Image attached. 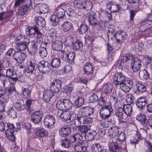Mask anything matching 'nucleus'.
I'll return each instance as SVG.
<instances>
[{"label": "nucleus", "instance_id": "obj_41", "mask_svg": "<svg viewBox=\"0 0 152 152\" xmlns=\"http://www.w3.org/2000/svg\"><path fill=\"white\" fill-rule=\"evenodd\" d=\"M81 4L83 6V9L86 10H90L92 7V3L90 1H83Z\"/></svg>", "mask_w": 152, "mask_h": 152}, {"label": "nucleus", "instance_id": "obj_5", "mask_svg": "<svg viewBox=\"0 0 152 152\" xmlns=\"http://www.w3.org/2000/svg\"><path fill=\"white\" fill-rule=\"evenodd\" d=\"M29 5L26 4L19 7L18 10V13L19 15H24L28 11L32 9L31 5V1L30 0H28Z\"/></svg>", "mask_w": 152, "mask_h": 152}, {"label": "nucleus", "instance_id": "obj_49", "mask_svg": "<svg viewBox=\"0 0 152 152\" xmlns=\"http://www.w3.org/2000/svg\"><path fill=\"white\" fill-rule=\"evenodd\" d=\"M9 94L6 91L2 96L0 98V101L2 104L6 102L10 98Z\"/></svg>", "mask_w": 152, "mask_h": 152}, {"label": "nucleus", "instance_id": "obj_2", "mask_svg": "<svg viewBox=\"0 0 152 152\" xmlns=\"http://www.w3.org/2000/svg\"><path fill=\"white\" fill-rule=\"evenodd\" d=\"M113 110L112 107L110 105L103 106L100 111V116L103 119L108 118L111 115Z\"/></svg>", "mask_w": 152, "mask_h": 152}, {"label": "nucleus", "instance_id": "obj_44", "mask_svg": "<svg viewBox=\"0 0 152 152\" xmlns=\"http://www.w3.org/2000/svg\"><path fill=\"white\" fill-rule=\"evenodd\" d=\"M112 121V119H111L107 121H105L103 119L100 121V125L104 128L111 127L113 124L111 123Z\"/></svg>", "mask_w": 152, "mask_h": 152}, {"label": "nucleus", "instance_id": "obj_46", "mask_svg": "<svg viewBox=\"0 0 152 152\" xmlns=\"http://www.w3.org/2000/svg\"><path fill=\"white\" fill-rule=\"evenodd\" d=\"M0 81L4 87H5V85H7L9 83L8 78L2 73L0 76Z\"/></svg>", "mask_w": 152, "mask_h": 152}, {"label": "nucleus", "instance_id": "obj_28", "mask_svg": "<svg viewBox=\"0 0 152 152\" xmlns=\"http://www.w3.org/2000/svg\"><path fill=\"white\" fill-rule=\"evenodd\" d=\"M59 19L60 18L55 15H52L50 18V20L51 22L52 25L54 27L57 26L60 23Z\"/></svg>", "mask_w": 152, "mask_h": 152}, {"label": "nucleus", "instance_id": "obj_60", "mask_svg": "<svg viewBox=\"0 0 152 152\" xmlns=\"http://www.w3.org/2000/svg\"><path fill=\"white\" fill-rule=\"evenodd\" d=\"M74 147L75 150L77 152H85L80 143L75 145Z\"/></svg>", "mask_w": 152, "mask_h": 152}, {"label": "nucleus", "instance_id": "obj_64", "mask_svg": "<svg viewBox=\"0 0 152 152\" xmlns=\"http://www.w3.org/2000/svg\"><path fill=\"white\" fill-rule=\"evenodd\" d=\"M16 114L15 111L13 109H11L8 111V115L12 118H15L16 117Z\"/></svg>", "mask_w": 152, "mask_h": 152}, {"label": "nucleus", "instance_id": "obj_50", "mask_svg": "<svg viewBox=\"0 0 152 152\" xmlns=\"http://www.w3.org/2000/svg\"><path fill=\"white\" fill-rule=\"evenodd\" d=\"M95 134V133L93 131L90 132L87 134H86L85 138L88 141H91L94 139Z\"/></svg>", "mask_w": 152, "mask_h": 152}, {"label": "nucleus", "instance_id": "obj_53", "mask_svg": "<svg viewBox=\"0 0 152 152\" xmlns=\"http://www.w3.org/2000/svg\"><path fill=\"white\" fill-rule=\"evenodd\" d=\"M88 28L85 24H81L78 29V31L80 34H82L86 33L88 31Z\"/></svg>", "mask_w": 152, "mask_h": 152}, {"label": "nucleus", "instance_id": "obj_17", "mask_svg": "<svg viewBox=\"0 0 152 152\" xmlns=\"http://www.w3.org/2000/svg\"><path fill=\"white\" fill-rule=\"evenodd\" d=\"M54 92L51 90H45L43 92V99L46 102H48L54 96Z\"/></svg>", "mask_w": 152, "mask_h": 152}, {"label": "nucleus", "instance_id": "obj_1", "mask_svg": "<svg viewBox=\"0 0 152 152\" xmlns=\"http://www.w3.org/2000/svg\"><path fill=\"white\" fill-rule=\"evenodd\" d=\"M72 102L67 99L60 100L56 103L57 108L61 110H69L72 107Z\"/></svg>", "mask_w": 152, "mask_h": 152}, {"label": "nucleus", "instance_id": "obj_43", "mask_svg": "<svg viewBox=\"0 0 152 152\" xmlns=\"http://www.w3.org/2000/svg\"><path fill=\"white\" fill-rule=\"evenodd\" d=\"M61 146L63 148H67L70 147L71 144L68 140V139L66 138L61 140Z\"/></svg>", "mask_w": 152, "mask_h": 152}, {"label": "nucleus", "instance_id": "obj_14", "mask_svg": "<svg viewBox=\"0 0 152 152\" xmlns=\"http://www.w3.org/2000/svg\"><path fill=\"white\" fill-rule=\"evenodd\" d=\"M42 116L43 114L42 112L36 111L31 115V121L34 123L38 124L41 120Z\"/></svg>", "mask_w": 152, "mask_h": 152}, {"label": "nucleus", "instance_id": "obj_9", "mask_svg": "<svg viewBox=\"0 0 152 152\" xmlns=\"http://www.w3.org/2000/svg\"><path fill=\"white\" fill-rule=\"evenodd\" d=\"M61 87V82L58 79H56L51 83L50 88L55 93L59 92Z\"/></svg>", "mask_w": 152, "mask_h": 152}, {"label": "nucleus", "instance_id": "obj_42", "mask_svg": "<svg viewBox=\"0 0 152 152\" xmlns=\"http://www.w3.org/2000/svg\"><path fill=\"white\" fill-rule=\"evenodd\" d=\"M112 86L110 84H106L103 86L102 91L105 94H108L112 91Z\"/></svg>", "mask_w": 152, "mask_h": 152}, {"label": "nucleus", "instance_id": "obj_33", "mask_svg": "<svg viewBox=\"0 0 152 152\" xmlns=\"http://www.w3.org/2000/svg\"><path fill=\"white\" fill-rule=\"evenodd\" d=\"M136 92L138 94L145 92L146 90L145 86L140 83H137L136 84Z\"/></svg>", "mask_w": 152, "mask_h": 152}, {"label": "nucleus", "instance_id": "obj_8", "mask_svg": "<svg viewBox=\"0 0 152 152\" xmlns=\"http://www.w3.org/2000/svg\"><path fill=\"white\" fill-rule=\"evenodd\" d=\"M90 24L94 26L100 25V22L97 18L96 13L93 12H90L88 17Z\"/></svg>", "mask_w": 152, "mask_h": 152}, {"label": "nucleus", "instance_id": "obj_12", "mask_svg": "<svg viewBox=\"0 0 152 152\" xmlns=\"http://www.w3.org/2000/svg\"><path fill=\"white\" fill-rule=\"evenodd\" d=\"M119 128L115 126L110 127L107 130V134L111 137H115L119 134Z\"/></svg>", "mask_w": 152, "mask_h": 152}, {"label": "nucleus", "instance_id": "obj_29", "mask_svg": "<svg viewBox=\"0 0 152 152\" xmlns=\"http://www.w3.org/2000/svg\"><path fill=\"white\" fill-rule=\"evenodd\" d=\"M146 102V101L145 98H140L137 99L136 102V105L139 108L142 109Z\"/></svg>", "mask_w": 152, "mask_h": 152}, {"label": "nucleus", "instance_id": "obj_52", "mask_svg": "<svg viewBox=\"0 0 152 152\" xmlns=\"http://www.w3.org/2000/svg\"><path fill=\"white\" fill-rule=\"evenodd\" d=\"M83 44L82 42L78 40L75 42L73 46V48L74 50H78L82 47Z\"/></svg>", "mask_w": 152, "mask_h": 152}, {"label": "nucleus", "instance_id": "obj_31", "mask_svg": "<svg viewBox=\"0 0 152 152\" xmlns=\"http://www.w3.org/2000/svg\"><path fill=\"white\" fill-rule=\"evenodd\" d=\"M66 57L67 58V62L70 64H72L74 63V61L75 58V54L73 52H69L66 53Z\"/></svg>", "mask_w": 152, "mask_h": 152}, {"label": "nucleus", "instance_id": "obj_35", "mask_svg": "<svg viewBox=\"0 0 152 152\" xmlns=\"http://www.w3.org/2000/svg\"><path fill=\"white\" fill-rule=\"evenodd\" d=\"M76 128H77L78 132L82 133L85 134L90 129V126H88L85 125L77 126Z\"/></svg>", "mask_w": 152, "mask_h": 152}, {"label": "nucleus", "instance_id": "obj_54", "mask_svg": "<svg viewBox=\"0 0 152 152\" xmlns=\"http://www.w3.org/2000/svg\"><path fill=\"white\" fill-rule=\"evenodd\" d=\"M142 24H145V26L148 28H149L152 27V20H150L145 18L142 21Z\"/></svg>", "mask_w": 152, "mask_h": 152}, {"label": "nucleus", "instance_id": "obj_6", "mask_svg": "<svg viewBox=\"0 0 152 152\" xmlns=\"http://www.w3.org/2000/svg\"><path fill=\"white\" fill-rule=\"evenodd\" d=\"M125 80L124 76L121 73H117L113 76V81L115 85L120 86Z\"/></svg>", "mask_w": 152, "mask_h": 152}, {"label": "nucleus", "instance_id": "obj_13", "mask_svg": "<svg viewBox=\"0 0 152 152\" xmlns=\"http://www.w3.org/2000/svg\"><path fill=\"white\" fill-rule=\"evenodd\" d=\"M113 37L117 39V42L119 43H121L124 42L126 38V33L122 31L117 32L113 35Z\"/></svg>", "mask_w": 152, "mask_h": 152}, {"label": "nucleus", "instance_id": "obj_56", "mask_svg": "<svg viewBox=\"0 0 152 152\" xmlns=\"http://www.w3.org/2000/svg\"><path fill=\"white\" fill-rule=\"evenodd\" d=\"M37 37L36 38V41L37 43L42 44L44 42H42L43 39L42 37V34L40 31H37Z\"/></svg>", "mask_w": 152, "mask_h": 152}, {"label": "nucleus", "instance_id": "obj_23", "mask_svg": "<svg viewBox=\"0 0 152 152\" xmlns=\"http://www.w3.org/2000/svg\"><path fill=\"white\" fill-rule=\"evenodd\" d=\"M107 7L113 12H118L121 8L120 6L118 4H113L110 2L107 4Z\"/></svg>", "mask_w": 152, "mask_h": 152}, {"label": "nucleus", "instance_id": "obj_15", "mask_svg": "<svg viewBox=\"0 0 152 152\" xmlns=\"http://www.w3.org/2000/svg\"><path fill=\"white\" fill-rule=\"evenodd\" d=\"M35 41H32L28 43L27 49L29 54L31 55H34L36 52L37 47Z\"/></svg>", "mask_w": 152, "mask_h": 152}, {"label": "nucleus", "instance_id": "obj_22", "mask_svg": "<svg viewBox=\"0 0 152 152\" xmlns=\"http://www.w3.org/2000/svg\"><path fill=\"white\" fill-rule=\"evenodd\" d=\"M34 20L36 22L37 24L36 25L37 26L39 30L40 28L44 27L45 25L46 22L44 19L41 16L35 17Z\"/></svg>", "mask_w": 152, "mask_h": 152}, {"label": "nucleus", "instance_id": "obj_61", "mask_svg": "<svg viewBox=\"0 0 152 152\" xmlns=\"http://www.w3.org/2000/svg\"><path fill=\"white\" fill-rule=\"evenodd\" d=\"M126 139V135L123 132H121L120 133L119 136L118 138V142L122 141L123 142H125L124 140Z\"/></svg>", "mask_w": 152, "mask_h": 152}, {"label": "nucleus", "instance_id": "obj_37", "mask_svg": "<svg viewBox=\"0 0 152 152\" xmlns=\"http://www.w3.org/2000/svg\"><path fill=\"white\" fill-rule=\"evenodd\" d=\"M113 152H121L122 147L117 143H113L110 147Z\"/></svg>", "mask_w": 152, "mask_h": 152}, {"label": "nucleus", "instance_id": "obj_24", "mask_svg": "<svg viewBox=\"0 0 152 152\" xmlns=\"http://www.w3.org/2000/svg\"><path fill=\"white\" fill-rule=\"evenodd\" d=\"M85 73L88 75H91L93 73V68L91 63H86L84 66Z\"/></svg>", "mask_w": 152, "mask_h": 152}, {"label": "nucleus", "instance_id": "obj_48", "mask_svg": "<svg viewBox=\"0 0 152 152\" xmlns=\"http://www.w3.org/2000/svg\"><path fill=\"white\" fill-rule=\"evenodd\" d=\"M35 64L33 61H30L29 66L26 69L27 72L28 73H32L35 69Z\"/></svg>", "mask_w": 152, "mask_h": 152}, {"label": "nucleus", "instance_id": "obj_32", "mask_svg": "<svg viewBox=\"0 0 152 152\" xmlns=\"http://www.w3.org/2000/svg\"><path fill=\"white\" fill-rule=\"evenodd\" d=\"M16 48L18 50L24 51L27 49V43L26 42L22 41L20 43H17L16 44Z\"/></svg>", "mask_w": 152, "mask_h": 152}, {"label": "nucleus", "instance_id": "obj_47", "mask_svg": "<svg viewBox=\"0 0 152 152\" xmlns=\"http://www.w3.org/2000/svg\"><path fill=\"white\" fill-rule=\"evenodd\" d=\"M134 58V56L132 54L127 53L123 56L122 58V61L124 62H127L130 60L131 61H132Z\"/></svg>", "mask_w": 152, "mask_h": 152}, {"label": "nucleus", "instance_id": "obj_57", "mask_svg": "<svg viewBox=\"0 0 152 152\" xmlns=\"http://www.w3.org/2000/svg\"><path fill=\"white\" fill-rule=\"evenodd\" d=\"M134 97L131 94H128L127 96L126 102L128 104H131L133 103Z\"/></svg>", "mask_w": 152, "mask_h": 152}, {"label": "nucleus", "instance_id": "obj_26", "mask_svg": "<svg viewBox=\"0 0 152 152\" xmlns=\"http://www.w3.org/2000/svg\"><path fill=\"white\" fill-rule=\"evenodd\" d=\"M61 61L59 58H52L50 62V65L52 68H58L60 65Z\"/></svg>", "mask_w": 152, "mask_h": 152}, {"label": "nucleus", "instance_id": "obj_38", "mask_svg": "<svg viewBox=\"0 0 152 152\" xmlns=\"http://www.w3.org/2000/svg\"><path fill=\"white\" fill-rule=\"evenodd\" d=\"M37 134L40 137H46L48 135V132L44 128L39 129L36 131Z\"/></svg>", "mask_w": 152, "mask_h": 152}, {"label": "nucleus", "instance_id": "obj_18", "mask_svg": "<svg viewBox=\"0 0 152 152\" xmlns=\"http://www.w3.org/2000/svg\"><path fill=\"white\" fill-rule=\"evenodd\" d=\"M37 25H35L32 27H28V28L26 30V34L27 35L30 37H33L34 36V34L36 33L37 34V31H39Z\"/></svg>", "mask_w": 152, "mask_h": 152}, {"label": "nucleus", "instance_id": "obj_40", "mask_svg": "<svg viewBox=\"0 0 152 152\" xmlns=\"http://www.w3.org/2000/svg\"><path fill=\"white\" fill-rule=\"evenodd\" d=\"M31 91L28 88H22V94L26 99L29 98L31 96Z\"/></svg>", "mask_w": 152, "mask_h": 152}, {"label": "nucleus", "instance_id": "obj_45", "mask_svg": "<svg viewBox=\"0 0 152 152\" xmlns=\"http://www.w3.org/2000/svg\"><path fill=\"white\" fill-rule=\"evenodd\" d=\"M25 105L20 102H16L14 104L15 109L18 111L24 110L25 108Z\"/></svg>", "mask_w": 152, "mask_h": 152}, {"label": "nucleus", "instance_id": "obj_10", "mask_svg": "<svg viewBox=\"0 0 152 152\" xmlns=\"http://www.w3.org/2000/svg\"><path fill=\"white\" fill-rule=\"evenodd\" d=\"M13 56L15 60L18 63H21L25 60V54L21 51H16L13 54Z\"/></svg>", "mask_w": 152, "mask_h": 152}, {"label": "nucleus", "instance_id": "obj_36", "mask_svg": "<svg viewBox=\"0 0 152 152\" xmlns=\"http://www.w3.org/2000/svg\"><path fill=\"white\" fill-rule=\"evenodd\" d=\"M84 103V99L81 97H79L75 100L74 104L76 108H79L82 106Z\"/></svg>", "mask_w": 152, "mask_h": 152}, {"label": "nucleus", "instance_id": "obj_25", "mask_svg": "<svg viewBox=\"0 0 152 152\" xmlns=\"http://www.w3.org/2000/svg\"><path fill=\"white\" fill-rule=\"evenodd\" d=\"M74 115V113L72 111H64L63 112L61 118L66 121H70L72 117H73Z\"/></svg>", "mask_w": 152, "mask_h": 152}, {"label": "nucleus", "instance_id": "obj_20", "mask_svg": "<svg viewBox=\"0 0 152 152\" xmlns=\"http://www.w3.org/2000/svg\"><path fill=\"white\" fill-rule=\"evenodd\" d=\"M48 43L44 42L42 44H41L39 50V54L41 57L44 58L46 57L47 52L46 49V46Z\"/></svg>", "mask_w": 152, "mask_h": 152}, {"label": "nucleus", "instance_id": "obj_58", "mask_svg": "<svg viewBox=\"0 0 152 152\" xmlns=\"http://www.w3.org/2000/svg\"><path fill=\"white\" fill-rule=\"evenodd\" d=\"M73 38L71 35L67 37L65 41V43L68 46H71L73 42Z\"/></svg>", "mask_w": 152, "mask_h": 152}, {"label": "nucleus", "instance_id": "obj_55", "mask_svg": "<svg viewBox=\"0 0 152 152\" xmlns=\"http://www.w3.org/2000/svg\"><path fill=\"white\" fill-rule=\"evenodd\" d=\"M39 12L41 13H45L48 11V6L45 4H42L39 7Z\"/></svg>", "mask_w": 152, "mask_h": 152}, {"label": "nucleus", "instance_id": "obj_34", "mask_svg": "<svg viewBox=\"0 0 152 152\" xmlns=\"http://www.w3.org/2000/svg\"><path fill=\"white\" fill-rule=\"evenodd\" d=\"M72 27V25L68 21L64 22L61 27L62 29L64 31H69Z\"/></svg>", "mask_w": 152, "mask_h": 152}, {"label": "nucleus", "instance_id": "obj_63", "mask_svg": "<svg viewBox=\"0 0 152 152\" xmlns=\"http://www.w3.org/2000/svg\"><path fill=\"white\" fill-rule=\"evenodd\" d=\"M84 151L87 150V148L88 146V142L86 141H83L80 143Z\"/></svg>", "mask_w": 152, "mask_h": 152}, {"label": "nucleus", "instance_id": "obj_19", "mask_svg": "<svg viewBox=\"0 0 152 152\" xmlns=\"http://www.w3.org/2000/svg\"><path fill=\"white\" fill-rule=\"evenodd\" d=\"M71 131V129L69 126H64L59 130V133L61 137H66L70 134Z\"/></svg>", "mask_w": 152, "mask_h": 152}, {"label": "nucleus", "instance_id": "obj_51", "mask_svg": "<svg viewBox=\"0 0 152 152\" xmlns=\"http://www.w3.org/2000/svg\"><path fill=\"white\" fill-rule=\"evenodd\" d=\"M83 112H84L85 115L87 116L92 114L93 113V110L92 108L87 106L84 108Z\"/></svg>", "mask_w": 152, "mask_h": 152}, {"label": "nucleus", "instance_id": "obj_3", "mask_svg": "<svg viewBox=\"0 0 152 152\" xmlns=\"http://www.w3.org/2000/svg\"><path fill=\"white\" fill-rule=\"evenodd\" d=\"M50 66L48 61H42L39 63L38 68L40 72L45 73L50 71L51 69Z\"/></svg>", "mask_w": 152, "mask_h": 152}, {"label": "nucleus", "instance_id": "obj_27", "mask_svg": "<svg viewBox=\"0 0 152 152\" xmlns=\"http://www.w3.org/2000/svg\"><path fill=\"white\" fill-rule=\"evenodd\" d=\"M122 109L126 115L129 116L132 112V106L129 104H124L123 105Z\"/></svg>", "mask_w": 152, "mask_h": 152}, {"label": "nucleus", "instance_id": "obj_16", "mask_svg": "<svg viewBox=\"0 0 152 152\" xmlns=\"http://www.w3.org/2000/svg\"><path fill=\"white\" fill-rule=\"evenodd\" d=\"M55 119L51 115H48L45 116L44 120V124L48 128L50 127L54 124Z\"/></svg>", "mask_w": 152, "mask_h": 152}, {"label": "nucleus", "instance_id": "obj_62", "mask_svg": "<svg viewBox=\"0 0 152 152\" xmlns=\"http://www.w3.org/2000/svg\"><path fill=\"white\" fill-rule=\"evenodd\" d=\"M76 142L80 143L82 141L83 137L81 134L79 133L75 134Z\"/></svg>", "mask_w": 152, "mask_h": 152}, {"label": "nucleus", "instance_id": "obj_4", "mask_svg": "<svg viewBox=\"0 0 152 152\" xmlns=\"http://www.w3.org/2000/svg\"><path fill=\"white\" fill-rule=\"evenodd\" d=\"M132 81L129 80H125L120 85L121 89L125 92H129L133 85Z\"/></svg>", "mask_w": 152, "mask_h": 152}, {"label": "nucleus", "instance_id": "obj_21", "mask_svg": "<svg viewBox=\"0 0 152 152\" xmlns=\"http://www.w3.org/2000/svg\"><path fill=\"white\" fill-rule=\"evenodd\" d=\"M65 4L61 5L60 7H58L55 12V15L60 18H63L65 15V7H64Z\"/></svg>", "mask_w": 152, "mask_h": 152}, {"label": "nucleus", "instance_id": "obj_30", "mask_svg": "<svg viewBox=\"0 0 152 152\" xmlns=\"http://www.w3.org/2000/svg\"><path fill=\"white\" fill-rule=\"evenodd\" d=\"M52 47L55 50H60L62 48V43L60 40L55 41L52 43Z\"/></svg>", "mask_w": 152, "mask_h": 152}, {"label": "nucleus", "instance_id": "obj_39", "mask_svg": "<svg viewBox=\"0 0 152 152\" xmlns=\"http://www.w3.org/2000/svg\"><path fill=\"white\" fill-rule=\"evenodd\" d=\"M104 150L100 144L96 143L93 145L92 151L93 152H104Z\"/></svg>", "mask_w": 152, "mask_h": 152}, {"label": "nucleus", "instance_id": "obj_7", "mask_svg": "<svg viewBox=\"0 0 152 152\" xmlns=\"http://www.w3.org/2000/svg\"><path fill=\"white\" fill-rule=\"evenodd\" d=\"M99 14L100 20L104 23L108 22L112 19L111 13H108L107 11L101 12Z\"/></svg>", "mask_w": 152, "mask_h": 152}, {"label": "nucleus", "instance_id": "obj_59", "mask_svg": "<svg viewBox=\"0 0 152 152\" xmlns=\"http://www.w3.org/2000/svg\"><path fill=\"white\" fill-rule=\"evenodd\" d=\"M85 117V116H81L80 115H78L76 119V120L79 124H83Z\"/></svg>", "mask_w": 152, "mask_h": 152}, {"label": "nucleus", "instance_id": "obj_11", "mask_svg": "<svg viewBox=\"0 0 152 152\" xmlns=\"http://www.w3.org/2000/svg\"><path fill=\"white\" fill-rule=\"evenodd\" d=\"M141 65V61L137 57L134 58L132 61L131 67L134 72H136L139 70Z\"/></svg>", "mask_w": 152, "mask_h": 152}]
</instances>
